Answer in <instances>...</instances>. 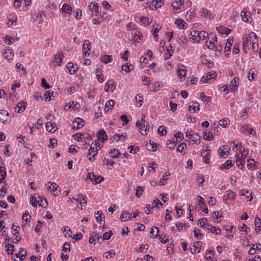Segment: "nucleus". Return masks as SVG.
Returning <instances> with one entry per match:
<instances>
[{"label":"nucleus","mask_w":261,"mask_h":261,"mask_svg":"<svg viewBox=\"0 0 261 261\" xmlns=\"http://www.w3.org/2000/svg\"><path fill=\"white\" fill-rule=\"evenodd\" d=\"M27 102H24L23 101H20L17 105L16 107L15 108V111L17 113H20L24 111L25 108L26 107Z\"/></svg>","instance_id":"nucleus-25"},{"label":"nucleus","mask_w":261,"mask_h":261,"mask_svg":"<svg viewBox=\"0 0 261 261\" xmlns=\"http://www.w3.org/2000/svg\"><path fill=\"white\" fill-rule=\"evenodd\" d=\"M249 151L243 150L241 152L236 153V165L238 168L242 169L244 166L245 162L248 158Z\"/></svg>","instance_id":"nucleus-3"},{"label":"nucleus","mask_w":261,"mask_h":261,"mask_svg":"<svg viewBox=\"0 0 261 261\" xmlns=\"http://www.w3.org/2000/svg\"><path fill=\"white\" fill-rule=\"evenodd\" d=\"M170 175V173L169 172L165 173V174L162 176L160 181H159V185L161 186H164L166 184L165 181L168 178V177Z\"/></svg>","instance_id":"nucleus-51"},{"label":"nucleus","mask_w":261,"mask_h":261,"mask_svg":"<svg viewBox=\"0 0 261 261\" xmlns=\"http://www.w3.org/2000/svg\"><path fill=\"white\" fill-rule=\"evenodd\" d=\"M241 132L245 135H252L253 136L256 134V132L253 131V128L250 127L248 125H244L241 127Z\"/></svg>","instance_id":"nucleus-14"},{"label":"nucleus","mask_w":261,"mask_h":261,"mask_svg":"<svg viewBox=\"0 0 261 261\" xmlns=\"http://www.w3.org/2000/svg\"><path fill=\"white\" fill-rule=\"evenodd\" d=\"M127 135L125 133L120 134H115L113 136V138L114 140L118 142L121 140V138L124 139L126 137Z\"/></svg>","instance_id":"nucleus-55"},{"label":"nucleus","mask_w":261,"mask_h":261,"mask_svg":"<svg viewBox=\"0 0 261 261\" xmlns=\"http://www.w3.org/2000/svg\"><path fill=\"white\" fill-rule=\"evenodd\" d=\"M111 153V156L113 158H118L120 155V152L119 150L117 149L114 148L111 149V151L110 152Z\"/></svg>","instance_id":"nucleus-52"},{"label":"nucleus","mask_w":261,"mask_h":261,"mask_svg":"<svg viewBox=\"0 0 261 261\" xmlns=\"http://www.w3.org/2000/svg\"><path fill=\"white\" fill-rule=\"evenodd\" d=\"M99 140H96L94 143H92L88 150L89 153L87 156L88 159L90 162H93L95 160L94 157L97 154L98 151L100 149Z\"/></svg>","instance_id":"nucleus-4"},{"label":"nucleus","mask_w":261,"mask_h":261,"mask_svg":"<svg viewBox=\"0 0 261 261\" xmlns=\"http://www.w3.org/2000/svg\"><path fill=\"white\" fill-rule=\"evenodd\" d=\"M247 166L249 169L253 170L254 169H256L255 168V162L254 159H249V157L247 158Z\"/></svg>","instance_id":"nucleus-34"},{"label":"nucleus","mask_w":261,"mask_h":261,"mask_svg":"<svg viewBox=\"0 0 261 261\" xmlns=\"http://www.w3.org/2000/svg\"><path fill=\"white\" fill-rule=\"evenodd\" d=\"M168 52L164 54V58L166 60L169 59L172 56L174 52V50L171 48L170 49H169V47H166Z\"/></svg>","instance_id":"nucleus-61"},{"label":"nucleus","mask_w":261,"mask_h":261,"mask_svg":"<svg viewBox=\"0 0 261 261\" xmlns=\"http://www.w3.org/2000/svg\"><path fill=\"white\" fill-rule=\"evenodd\" d=\"M236 194L234 192L231 190L227 191L224 195V200L226 202L229 200H233L235 198Z\"/></svg>","instance_id":"nucleus-22"},{"label":"nucleus","mask_w":261,"mask_h":261,"mask_svg":"<svg viewBox=\"0 0 261 261\" xmlns=\"http://www.w3.org/2000/svg\"><path fill=\"white\" fill-rule=\"evenodd\" d=\"M187 74V70L186 67L183 65H180L178 66V75L180 77V79L185 80Z\"/></svg>","instance_id":"nucleus-18"},{"label":"nucleus","mask_w":261,"mask_h":261,"mask_svg":"<svg viewBox=\"0 0 261 261\" xmlns=\"http://www.w3.org/2000/svg\"><path fill=\"white\" fill-rule=\"evenodd\" d=\"M132 217V214L126 211H123L120 217V219L123 222L128 221Z\"/></svg>","instance_id":"nucleus-21"},{"label":"nucleus","mask_w":261,"mask_h":261,"mask_svg":"<svg viewBox=\"0 0 261 261\" xmlns=\"http://www.w3.org/2000/svg\"><path fill=\"white\" fill-rule=\"evenodd\" d=\"M233 229H235V227L233 225H231L230 226L229 229H226L227 232V236L226 238L228 239L231 240L233 237V234H231L233 232Z\"/></svg>","instance_id":"nucleus-49"},{"label":"nucleus","mask_w":261,"mask_h":261,"mask_svg":"<svg viewBox=\"0 0 261 261\" xmlns=\"http://www.w3.org/2000/svg\"><path fill=\"white\" fill-rule=\"evenodd\" d=\"M205 44L207 47L215 52V55L218 56L222 51L223 46L218 42L217 36L213 33L208 34Z\"/></svg>","instance_id":"nucleus-2"},{"label":"nucleus","mask_w":261,"mask_h":261,"mask_svg":"<svg viewBox=\"0 0 261 261\" xmlns=\"http://www.w3.org/2000/svg\"><path fill=\"white\" fill-rule=\"evenodd\" d=\"M208 34L205 31H198V41L201 40H204L205 38H208Z\"/></svg>","instance_id":"nucleus-50"},{"label":"nucleus","mask_w":261,"mask_h":261,"mask_svg":"<svg viewBox=\"0 0 261 261\" xmlns=\"http://www.w3.org/2000/svg\"><path fill=\"white\" fill-rule=\"evenodd\" d=\"M242 40V48L245 53H248L250 49H252L254 52L258 50V39L255 33L251 32L248 35L244 36Z\"/></svg>","instance_id":"nucleus-1"},{"label":"nucleus","mask_w":261,"mask_h":261,"mask_svg":"<svg viewBox=\"0 0 261 261\" xmlns=\"http://www.w3.org/2000/svg\"><path fill=\"white\" fill-rule=\"evenodd\" d=\"M27 255V251L24 249L21 248L19 250V253L16 254V256L17 257H20V256H21L20 258V260L21 261L23 260Z\"/></svg>","instance_id":"nucleus-40"},{"label":"nucleus","mask_w":261,"mask_h":261,"mask_svg":"<svg viewBox=\"0 0 261 261\" xmlns=\"http://www.w3.org/2000/svg\"><path fill=\"white\" fill-rule=\"evenodd\" d=\"M11 121V117L9 112L5 110H0V121L4 124H8Z\"/></svg>","instance_id":"nucleus-6"},{"label":"nucleus","mask_w":261,"mask_h":261,"mask_svg":"<svg viewBox=\"0 0 261 261\" xmlns=\"http://www.w3.org/2000/svg\"><path fill=\"white\" fill-rule=\"evenodd\" d=\"M164 3V0H152V5L155 7V9L161 8Z\"/></svg>","instance_id":"nucleus-46"},{"label":"nucleus","mask_w":261,"mask_h":261,"mask_svg":"<svg viewBox=\"0 0 261 261\" xmlns=\"http://www.w3.org/2000/svg\"><path fill=\"white\" fill-rule=\"evenodd\" d=\"M91 42L88 40H85L83 45V54L84 56H89L91 50Z\"/></svg>","instance_id":"nucleus-9"},{"label":"nucleus","mask_w":261,"mask_h":261,"mask_svg":"<svg viewBox=\"0 0 261 261\" xmlns=\"http://www.w3.org/2000/svg\"><path fill=\"white\" fill-rule=\"evenodd\" d=\"M89 8L90 10L92 11V12L95 13V14L97 15V14L98 13V8L99 6L98 5V4H91L89 6Z\"/></svg>","instance_id":"nucleus-53"},{"label":"nucleus","mask_w":261,"mask_h":261,"mask_svg":"<svg viewBox=\"0 0 261 261\" xmlns=\"http://www.w3.org/2000/svg\"><path fill=\"white\" fill-rule=\"evenodd\" d=\"M233 166L232 162L231 160H227L223 164L220 166V169H229Z\"/></svg>","instance_id":"nucleus-39"},{"label":"nucleus","mask_w":261,"mask_h":261,"mask_svg":"<svg viewBox=\"0 0 261 261\" xmlns=\"http://www.w3.org/2000/svg\"><path fill=\"white\" fill-rule=\"evenodd\" d=\"M14 55L12 54V50L10 48H7L3 54V57L8 61L12 60Z\"/></svg>","instance_id":"nucleus-20"},{"label":"nucleus","mask_w":261,"mask_h":261,"mask_svg":"<svg viewBox=\"0 0 261 261\" xmlns=\"http://www.w3.org/2000/svg\"><path fill=\"white\" fill-rule=\"evenodd\" d=\"M62 230H63V232L65 233V237H71L72 232L71 231L70 228L68 226H64L63 228H62Z\"/></svg>","instance_id":"nucleus-57"},{"label":"nucleus","mask_w":261,"mask_h":261,"mask_svg":"<svg viewBox=\"0 0 261 261\" xmlns=\"http://www.w3.org/2000/svg\"><path fill=\"white\" fill-rule=\"evenodd\" d=\"M175 24H176L178 28L180 29H186V27L185 25L186 24V22L182 19L178 18L175 21Z\"/></svg>","instance_id":"nucleus-36"},{"label":"nucleus","mask_w":261,"mask_h":261,"mask_svg":"<svg viewBox=\"0 0 261 261\" xmlns=\"http://www.w3.org/2000/svg\"><path fill=\"white\" fill-rule=\"evenodd\" d=\"M61 10L63 13L66 14H71L72 12V8L69 4H64L62 7Z\"/></svg>","instance_id":"nucleus-38"},{"label":"nucleus","mask_w":261,"mask_h":261,"mask_svg":"<svg viewBox=\"0 0 261 261\" xmlns=\"http://www.w3.org/2000/svg\"><path fill=\"white\" fill-rule=\"evenodd\" d=\"M216 30L220 34L222 35L225 34L228 35L230 32V29L227 28H224L223 26H219L216 27Z\"/></svg>","instance_id":"nucleus-31"},{"label":"nucleus","mask_w":261,"mask_h":261,"mask_svg":"<svg viewBox=\"0 0 261 261\" xmlns=\"http://www.w3.org/2000/svg\"><path fill=\"white\" fill-rule=\"evenodd\" d=\"M144 191V188L143 187L137 186L136 188V195L138 198H140L142 195Z\"/></svg>","instance_id":"nucleus-54"},{"label":"nucleus","mask_w":261,"mask_h":261,"mask_svg":"<svg viewBox=\"0 0 261 261\" xmlns=\"http://www.w3.org/2000/svg\"><path fill=\"white\" fill-rule=\"evenodd\" d=\"M45 127L46 130L50 132L54 133L56 131V125L55 123H53L51 122H46L45 123Z\"/></svg>","instance_id":"nucleus-28"},{"label":"nucleus","mask_w":261,"mask_h":261,"mask_svg":"<svg viewBox=\"0 0 261 261\" xmlns=\"http://www.w3.org/2000/svg\"><path fill=\"white\" fill-rule=\"evenodd\" d=\"M97 137L103 141L107 140L108 138L106 132L103 130H100L98 132Z\"/></svg>","instance_id":"nucleus-45"},{"label":"nucleus","mask_w":261,"mask_h":261,"mask_svg":"<svg viewBox=\"0 0 261 261\" xmlns=\"http://www.w3.org/2000/svg\"><path fill=\"white\" fill-rule=\"evenodd\" d=\"M247 11L246 9H244L241 13L242 19L243 21L245 22H248L249 21V19L250 18V17H248V15L247 14Z\"/></svg>","instance_id":"nucleus-43"},{"label":"nucleus","mask_w":261,"mask_h":261,"mask_svg":"<svg viewBox=\"0 0 261 261\" xmlns=\"http://www.w3.org/2000/svg\"><path fill=\"white\" fill-rule=\"evenodd\" d=\"M167 133L166 127L164 126H160L158 129V133L160 136L165 135Z\"/></svg>","instance_id":"nucleus-62"},{"label":"nucleus","mask_w":261,"mask_h":261,"mask_svg":"<svg viewBox=\"0 0 261 261\" xmlns=\"http://www.w3.org/2000/svg\"><path fill=\"white\" fill-rule=\"evenodd\" d=\"M200 16L208 19L213 18L211 11L205 8H202L200 11Z\"/></svg>","instance_id":"nucleus-23"},{"label":"nucleus","mask_w":261,"mask_h":261,"mask_svg":"<svg viewBox=\"0 0 261 261\" xmlns=\"http://www.w3.org/2000/svg\"><path fill=\"white\" fill-rule=\"evenodd\" d=\"M190 40L194 43H198V31L194 30L190 33Z\"/></svg>","instance_id":"nucleus-24"},{"label":"nucleus","mask_w":261,"mask_h":261,"mask_svg":"<svg viewBox=\"0 0 261 261\" xmlns=\"http://www.w3.org/2000/svg\"><path fill=\"white\" fill-rule=\"evenodd\" d=\"M48 184H50V185L48 187V189L52 191H54V192H56V194H55V195H58V192H57L58 188L59 187L58 185L56 182H49Z\"/></svg>","instance_id":"nucleus-41"},{"label":"nucleus","mask_w":261,"mask_h":261,"mask_svg":"<svg viewBox=\"0 0 261 261\" xmlns=\"http://www.w3.org/2000/svg\"><path fill=\"white\" fill-rule=\"evenodd\" d=\"M197 200L198 201L199 205L201 208H203V206L206 205L205 200L200 195L197 196Z\"/></svg>","instance_id":"nucleus-59"},{"label":"nucleus","mask_w":261,"mask_h":261,"mask_svg":"<svg viewBox=\"0 0 261 261\" xmlns=\"http://www.w3.org/2000/svg\"><path fill=\"white\" fill-rule=\"evenodd\" d=\"M230 123V120L227 118H223L219 121V124L224 128H226Z\"/></svg>","instance_id":"nucleus-48"},{"label":"nucleus","mask_w":261,"mask_h":261,"mask_svg":"<svg viewBox=\"0 0 261 261\" xmlns=\"http://www.w3.org/2000/svg\"><path fill=\"white\" fill-rule=\"evenodd\" d=\"M239 78L237 77H233L230 83L229 88L231 91H234L237 90L239 86Z\"/></svg>","instance_id":"nucleus-17"},{"label":"nucleus","mask_w":261,"mask_h":261,"mask_svg":"<svg viewBox=\"0 0 261 261\" xmlns=\"http://www.w3.org/2000/svg\"><path fill=\"white\" fill-rule=\"evenodd\" d=\"M14 245L11 244H8L6 245V252L8 254H12L14 251Z\"/></svg>","instance_id":"nucleus-58"},{"label":"nucleus","mask_w":261,"mask_h":261,"mask_svg":"<svg viewBox=\"0 0 261 261\" xmlns=\"http://www.w3.org/2000/svg\"><path fill=\"white\" fill-rule=\"evenodd\" d=\"M145 118V115L142 116L141 119L136 123V126L139 129V132L142 135H147L149 130V127L147 125L148 123L146 122Z\"/></svg>","instance_id":"nucleus-5"},{"label":"nucleus","mask_w":261,"mask_h":261,"mask_svg":"<svg viewBox=\"0 0 261 261\" xmlns=\"http://www.w3.org/2000/svg\"><path fill=\"white\" fill-rule=\"evenodd\" d=\"M155 229H156V231L155 232L153 229V227L151 228L150 231V237L153 238H156L159 234V230L158 227H154Z\"/></svg>","instance_id":"nucleus-60"},{"label":"nucleus","mask_w":261,"mask_h":261,"mask_svg":"<svg viewBox=\"0 0 261 261\" xmlns=\"http://www.w3.org/2000/svg\"><path fill=\"white\" fill-rule=\"evenodd\" d=\"M30 202L33 206L37 207L39 201L37 200L36 197L32 196L30 197Z\"/></svg>","instance_id":"nucleus-64"},{"label":"nucleus","mask_w":261,"mask_h":261,"mask_svg":"<svg viewBox=\"0 0 261 261\" xmlns=\"http://www.w3.org/2000/svg\"><path fill=\"white\" fill-rule=\"evenodd\" d=\"M64 54L63 52H59L54 56V66H61L63 63V60L64 58Z\"/></svg>","instance_id":"nucleus-8"},{"label":"nucleus","mask_w":261,"mask_h":261,"mask_svg":"<svg viewBox=\"0 0 261 261\" xmlns=\"http://www.w3.org/2000/svg\"><path fill=\"white\" fill-rule=\"evenodd\" d=\"M132 35L133 36V39L135 42H139L143 36L142 34L138 30H134L132 33Z\"/></svg>","instance_id":"nucleus-19"},{"label":"nucleus","mask_w":261,"mask_h":261,"mask_svg":"<svg viewBox=\"0 0 261 261\" xmlns=\"http://www.w3.org/2000/svg\"><path fill=\"white\" fill-rule=\"evenodd\" d=\"M87 178L95 182L96 184L101 182L103 178L101 176L96 175L94 173H89L87 175Z\"/></svg>","instance_id":"nucleus-12"},{"label":"nucleus","mask_w":261,"mask_h":261,"mask_svg":"<svg viewBox=\"0 0 261 261\" xmlns=\"http://www.w3.org/2000/svg\"><path fill=\"white\" fill-rule=\"evenodd\" d=\"M240 195L244 196L246 197V198L248 201H251L252 200V196H251V194H249V195H248L249 194L248 191L243 189L240 191Z\"/></svg>","instance_id":"nucleus-35"},{"label":"nucleus","mask_w":261,"mask_h":261,"mask_svg":"<svg viewBox=\"0 0 261 261\" xmlns=\"http://www.w3.org/2000/svg\"><path fill=\"white\" fill-rule=\"evenodd\" d=\"M102 212L100 211H97V212L96 213V219L97 222L98 223H101L102 221V218H105V217H102Z\"/></svg>","instance_id":"nucleus-63"},{"label":"nucleus","mask_w":261,"mask_h":261,"mask_svg":"<svg viewBox=\"0 0 261 261\" xmlns=\"http://www.w3.org/2000/svg\"><path fill=\"white\" fill-rule=\"evenodd\" d=\"M254 226L257 232L261 231V219L257 216L255 218Z\"/></svg>","instance_id":"nucleus-32"},{"label":"nucleus","mask_w":261,"mask_h":261,"mask_svg":"<svg viewBox=\"0 0 261 261\" xmlns=\"http://www.w3.org/2000/svg\"><path fill=\"white\" fill-rule=\"evenodd\" d=\"M140 21L142 23V24L144 25L145 26L148 25L150 24L149 19L147 17L141 16L140 18Z\"/></svg>","instance_id":"nucleus-56"},{"label":"nucleus","mask_w":261,"mask_h":261,"mask_svg":"<svg viewBox=\"0 0 261 261\" xmlns=\"http://www.w3.org/2000/svg\"><path fill=\"white\" fill-rule=\"evenodd\" d=\"M116 88V83L114 81H109L106 83L105 91L113 92Z\"/></svg>","instance_id":"nucleus-16"},{"label":"nucleus","mask_w":261,"mask_h":261,"mask_svg":"<svg viewBox=\"0 0 261 261\" xmlns=\"http://www.w3.org/2000/svg\"><path fill=\"white\" fill-rule=\"evenodd\" d=\"M113 61L112 56L105 55L100 57V61L105 64L112 62Z\"/></svg>","instance_id":"nucleus-30"},{"label":"nucleus","mask_w":261,"mask_h":261,"mask_svg":"<svg viewBox=\"0 0 261 261\" xmlns=\"http://www.w3.org/2000/svg\"><path fill=\"white\" fill-rule=\"evenodd\" d=\"M210 153L211 150L207 147H206L201 153V156H203L204 163L206 164H208L210 163Z\"/></svg>","instance_id":"nucleus-15"},{"label":"nucleus","mask_w":261,"mask_h":261,"mask_svg":"<svg viewBox=\"0 0 261 261\" xmlns=\"http://www.w3.org/2000/svg\"><path fill=\"white\" fill-rule=\"evenodd\" d=\"M114 105L115 101L112 99H110L106 103L105 110L108 112L110 110L112 109Z\"/></svg>","instance_id":"nucleus-42"},{"label":"nucleus","mask_w":261,"mask_h":261,"mask_svg":"<svg viewBox=\"0 0 261 261\" xmlns=\"http://www.w3.org/2000/svg\"><path fill=\"white\" fill-rule=\"evenodd\" d=\"M230 150L228 147L227 146H223L218 150V153H219L221 158L225 157L227 155L228 150Z\"/></svg>","instance_id":"nucleus-26"},{"label":"nucleus","mask_w":261,"mask_h":261,"mask_svg":"<svg viewBox=\"0 0 261 261\" xmlns=\"http://www.w3.org/2000/svg\"><path fill=\"white\" fill-rule=\"evenodd\" d=\"M85 125V121L84 119L77 117L75 118L72 122V128L73 129L78 130Z\"/></svg>","instance_id":"nucleus-7"},{"label":"nucleus","mask_w":261,"mask_h":261,"mask_svg":"<svg viewBox=\"0 0 261 261\" xmlns=\"http://www.w3.org/2000/svg\"><path fill=\"white\" fill-rule=\"evenodd\" d=\"M202 243L200 241L195 242L193 243L192 247L190 248L191 253L193 254L199 253L202 247Z\"/></svg>","instance_id":"nucleus-11"},{"label":"nucleus","mask_w":261,"mask_h":261,"mask_svg":"<svg viewBox=\"0 0 261 261\" xmlns=\"http://www.w3.org/2000/svg\"><path fill=\"white\" fill-rule=\"evenodd\" d=\"M122 70L124 71L126 73L130 72L133 69V66L127 63L122 66Z\"/></svg>","instance_id":"nucleus-44"},{"label":"nucleus","mask_w":261,"mask_h":261,"mask_svg":"<svg viewBox=\"0 0 261 261\" xmlns=\"http://www.w3.org/2000/svg\"><path fill=\"white\" fill-rule=\"evenodd\" d=\"M207 226V229L210 230L211 232L213 233H215L216 234H219L221 233V229L219 227H217L216 226H212L209 224L206 225Z\"/></svg>","instance_id":"nucleus-37"},{"label":"nucleus","mask_w":261,"mask_h":261,"mask_svg":"<svg viewBox=\"0 0 261 261\" xmlns=\"http://www.w3.org/2000/svg\"><path fill=\"white\" fill-rule=\"evenodd\" d=\"M216 76H217L216 73L215 72L212 71L209 72L208 73H207V74L205 76H203L200 79V82L202 83H207L210 80L215 79V77H216Z\"/></svg>","instance_id":"nucleus-10"},{"label":"nucleus","mask_w":261,"mask_h":261,"mask_svg":"<svg viewBox=\"0 0 261 261\" xmlns=\"http://www.w3.org/2000/svg\"><path fill=\"white\" fill-rule=\"evenodd\" d=\"M200 136L197 134L189 133V139L194 144H199L200 142Z\"/></svg>","instance_id":"nucleus-27"},{"label":"nucleus","mask_w":261,"mask_h":261,"mask_svg":"<svg viewBox=\"0 0 261 261\" xmlns=\"http://www.w3.org/2000/svg\"><path fill=\"white\" fill-rule=\"evenodd\" d=\"M199 98L206 104H207L211 100L210 97L207 96L204 92L200 93Z\"/></svg>","instance_id":"nucleus-47"},{"label":"nucleus","mask_w":261,"mask_h":261,"mask_svg":"<svg viewBox=\"0 0 261 261\" xmlns=\"http://www.w3.org/2000/svg\"><path fill=\"white\" fill-rule=\"evenodd\" d=\"M199 104L197 101H191L189 103L188 110L192 113L197 112L199 110Z\"/></svg>","instance_id":"nucleus-13"},{"label":"nucleus","mask_w":261,"mask_h":261,"mask_svg":"<svg viewBox=\"0 0 261 261\" xmlns=\"http://www.w3.org/2000/svg\"><path fill=\"white\" fill-rule=\"evenodd\" d=\"M233 42V39L232 37H229L227 39V42H226L225 46L224 47L225 51L228 52L230 51L231 47Z\"/></svg>","instance_id":"nucleus-33"},{"label":"nucleus","mask_w":261,"mask_h":261,"mask_svg":"<svg viewBox=\"0 0 261 261\" xmlns=\"http://www.w3.org/2000/svg\"><path fill=\"white\" fill-rule=\"evenodd\" d=\"M66 67L71 74H74L77 71V67L71 62L67 63Z\"/></svg>","instance_id":"nucleus-29"}]
</instances>
